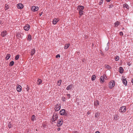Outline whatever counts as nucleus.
Here are the masks:
<instances>
[{
	"label": "nucleus",
	"mask_w": 133,
	"mask_h": 133,
	"mask_svg": "<svg viewBox=\"0 0 133 133\" xmlns=\"http://www.w3.org/2000/svg\"><path fill=\"white\" fill-rule=\"evenodd\" d=\"M126 107L125 106H123L120 107L119 111L121 113L124 112L126 111Z\"/></svg>",
	"instance_id": "obj_1"
},
{
	"label": "nucleus",
	"mask_w": 133,
	"mask_h": 133,
	"mask_svg": "<svg viewBox=\"0 0 133 133\" xmlns=\"http://www.w3.org/2000/svg\"><path fill=\"white\" fill-rule=\"evenodd\" d=\"M115 82L113 81H111L110 82L109 84V87L110 89H112L114 86Z\"/></svg>",
	"instance_id": "obj_2"
},
{
	"label": "nucleus",
	"mask_w": 133,
	"mask_h": 133,
	"mask_svg": "<svg viewBox=\"0 0 133 133\" xmlns=\"http://www.w3.org/2000/svg\"><path fill=\"white\" fill-rule=\"evenodd\" d=\"M122 80L123 84L125 86H127V82L126 79L125 78V77L124 76H122Z\"/></svg>",
	"instance_id": "obj_3"
},
{
	"label": "nucleus",
	"mask_w": 133,
	"mask_h": 133,
	"mask_svg": "<svg viewBox=\"0 0 133 133\" xmlns=\"http://www.w3.org/2000/svg\"><path fill=\"white\" fill-rule=\"evenodd\" d=\"M61 108V105L60 104H57L56 105L55 109L56 111H58L60 110Z\"/></svg>",
	"instance_id": "obj_4"
},
{
	"label": "nucleus",
	"mask_w": 133,
	"mask_h": 133,
	"mask_svg": "<svg viewBox=\"0 0 133 133\" xmlns=\"http://www.w3.org/2000/svg\"><path fill=\"white\" fill-rule=\"evenodd\" d=\"M63 123L62 119L61 118L58 120L57 123V125L58 127H60L62 125Z\"/></svg>",
	"instance_id": "obj_5"
},
{
	"label": "nucleus",
	"mask_w": 133,
	"mask_h": 133,
	"mask_svg": "<svg viewBox=\"0 0 133 133\" xmlns=\"http://www.w3.org/2000/svg\"><path fill=\"white\" fill-rule=\"evenodd\" d=\"M31 10L33 12L36 11L38 9V6H33L31 7Z\"/></svg>",
	"instance_id": "obj_6"
},
{
	"label": "nucleus",
	"mask_w": 133,
	"mask_h": 133,
	"mask_svg": "<svg viewBox=\"0 0 133 133\" xmlns=\"http://www.w3.org/2000/svg\"><path fill=\"white\" fill-rule=\"evenodd\" d=\"M105 76H106V75H104L101 76L100 79V81L101 83H103L104 82V79L105 78Z\"/></svg>",
	"instance_id": "obj_7"
},
{
	"label": "nucleus",
	"mask_w": 133,
	"mask_h": 133,
	"mask_svg": "<svg viewBox=\"0 0 133 133\" xmlns=\"http://www.w3.org/2000/svg\"><path fill=\"white\" fill-rule=\"evenodd\" d=\"M30 26L29 25L26 24L24 27V29L25 30L28 31L30 29Z\"/></svg>",
	"instance_id": "obj_8"
},
{
	"label": "nucleus",
	"mask_w": 133,
	"mask_h": 133,
	"mask_svg": "<svg viewBox=\"0 0 133 133\" xmlns=\"http://www.w3.org/2000/svg\"><path fill=\"white\" fill-rule=\"evenodd\" d=\"M22 87L21 86L17 84V90L18 92H20L22 90Z\"/></svg>",
	"instance_id": "obj_9"
},
{
	"label": "nucleus",
	"mask_w": 133,
	"mask_h": 133,
	"mask_svg": "<svg viewBox=\"0 0 133 133\" xmlns=\"http://www.w3.org/2000/svg\"><path fill=\"white\" fill-rule=\"evenodd\" d=\"M58 118V115L54 113L52 119L53 121H55Z\"/></svg>",
	"instance_id": "obj_10"
},
{
	"label": "nucleus",
	"mask_w": 133,
	"mask_h": 133,
	"mask_svg": "<svg viewBox=\"0 0 133 133\" xmlns=\"http://www.w3.org/2000/svg\"><path fill=\"white\" fill-rule=\"evenodd\" d=\"M59 20V19L58 18H55L53 19L52 21V23L54 24L55 25L57 23Z\"/></svg>",
	"instance_id": "obj_11"
},
{
	"label": "nucleus",
	"mask_w": 133,
	"mask_h": 133,
	"mask_svg": "<svg viewBox=\"0 0 133 133\" xmlns=\"http://www.w3.org/2000/svg\"><path fill=\"white\" fill-rule=\"evenodd\" d=\"M7 32L6 31H3L1 34V35L3 37H4L7 34Z\"/></svg>",
	"instance_id": "obj_12"
},
{
	"label": "nucleus",
	"mask_w": 133,
	"mask_h": 133,
	"mask_svg": "<svg viewBox=\"0 0 133 133\" xmlns=\"http://www.w3.org/2000/svg\"><path fill=\"white\" fill-rule=\"evenodd\" d=\"M65 110L64 109H61L59 111V113L61 115H64L65 114Z\"/></svg>",
	"instance_id": "obj_13"
},
{
	"label": "nucleus",
	"mask_w": 133,
	"mask_h": 133,
	"mask_svg": "<svg viewBox=\"0 0 133 133\" xmlns=\"http://www.w3.org/2000/svg\"><path fill=\"white\" fill-rule=\"evenodd\" d=\"M17 6L18 9H22L23 7V5L21 3H19L17 5Z\"/></svg>",
	"instance_id": "obj_14"
},
{
	"label": "nucleus",
	"mask_w": 133,
	"mask_h": 133,
	"mask_svg": "<svg viewBox=\"0 0 133 133\" xmlns=\"http://www.w3.org/2000/svg\"><path fill=\"white\" fill-rule=\"evenodd\" d=\"M99 104L98 101L96 100L94 102V105H95V108H97L98 105Z\"/></svg>",
	"instance_id": "obj_15"
},
{
	"label": "nucleus",
	"mask_w": 133,
	"mask_h": 133,
	"mask_svg": "<svg viewBox=\"0 0 133 133\" xmlns=\"http://www.w3.org/2000/svg\"><path fill=\"white\" fill-rule=\"evenodd\" d=\"M84 8V6H83L79 5L78 6L77 9L79 10H83Z\"/></svg>",
	"instance_id": "obj_16"
},
{
	"label": "nucleus",
	"mask_w": 133,
	"mask_h": 133,
	"mask_svg": "<svg viewBox=\"0 0 133 133\" xmlns=\"http://www.w3.org/2000/svg\"><path fill=\"white\" fill-rule=\"evenodd\" d=\"M36 50L35 49H32L30 52V55L31 56H33V55L35 53Z\"/></svg>",
	"instance_id": "obj_17"
},
{
	"label": "nucleus",
	"mask_w": 133,
	"mask_h": 133,
	"mask_svg": "<svg viewBox=\"0 0 133 133\" xmlns=\"http://www.w3.org/2000/svg\"><path fill=\"white\" fill-rule=\"evenodd\" d=\"M31 39L32 37L31 35L30 34H29L27 38V41H30L31 40Z\"/></svg>",
	"instance_id": "obj_18"
},
{
	"label": "nucleus",
	"mask_w": 133,
	"mask_h": 133,
	"mask_svg": "<svg viewBox=\"0 0 133 133\" xmlns=\"http://www.w3.org/2000/svg\"><path fill=\"white\" fill-rule=\"evenodd\" d=\"M73 85L71 84L68 86L66 88L67 90H69L71 89L72 88Z\"/></svg>",
	"instance_id": "obj_19"
},
{
	"label": "nucleus",
	"mask_w": 133,
	"mask_h": 133,
	"mask_svg": "<svg viewBox=\"0 0 133 133\" xmlns=\"http://www.w3.org/2000/svg\"><path fill=\"white\" fill-rule=\"evenodd\" d=\"M124 71V69L122 67H119V73L121 74H122L123 73Z\"/></svg>",
	"instance_id": "obj_20"
},
{
	"label": "nucleus",
	"mask_w": 133,
	"mask_h": 133,
	"mask_svg": "<svg viewBox=\"0 0 133 133\" xmlns=\"http://www.w3.org/2000/svg\"><path fill=\"white\" fill-rule=\"evenodd\" d=\"M37 81V84L38 85L42 83V80L40 79H38Z\"/></svg>",
	"instance_id": "obj_21"
},
{
	"label": "nucleus",
	"mask_w": 133,
	"mask_h": 133,
	"mask_svg": "<svg viewBox=\"0 0 133 133\" xmlns=\"http://www.w3.org/2000/svg\"><path fill=\"white\" fill-rule=\"evenodd\" d=\"M120 23L118 21H117L115 22L114 23V26L117 27L119 25Z\"/></svg>",
	"instance_id": "obj_22"
},
{
	"label": "nucleus",
	"mask_w": 133,
	"mask_h": 133,
	"mask_svg": "<svg viewBox=\"0 0 133 133\" xmlns=\"http://www.w3.org/2000/svg\"><path fill=\"white\" fill-rule=\"evenodd\" d=\"M84 11H83V10H79V15L80 16H81L83 14Z\"/></svg>",
	"instance_id": "obj_23"
},
{
	"label": "nucleus",
	"mask_w": 133,
	"mask_h": 133,
	"mask_svg": "<svg viewBox=\"0 0 133 133\" xmlns=\"http://www.w3.org/2000/svg\"><path fill=\"white\" fill-rule=\"evenodd\" d=\"M70 45L69 44H66L64 46V48L65 49H66L68 48Z\"/></svg>",
	"instance_id": "obj_24"
},
{
	"label": "nucleus",
	"mask_w": 133,
	"mask_h": 133,
	"mask_svg": "<svg viewBox=\"0 0 133 133\" xmlns=\"http://www.w3.org/2000/svg\"><path fill=\"white\" fill-rule=\"evenodd\" d=\"M10 54H7L6 55L5 58L6 60H8L10 58Z\"/></svg>",
	"instance_id": "obj_25"
},
{
	"label": "nucleus",
	"mask_w": 133,
	"mask_h": 133,
	"mask_svg": "<svg viewBox=\"0 0 133 133\" xmlns=\"http://www.w3.org/2000/svg\"><path fill=\"white\" fill-rule=\"evenodd\" d=\"M105 68L108 69H111V67L108 65H105Z\"/></svg>",
	"instance_id": "obj_26"
},
{
	"label": "nucleus",
	"mask_w": 133,
	"mask_h": 133,
	"mask_svg": "<svg viewBox=\"0 0 133 133\" xmlns=\"http://www.w3.org/2000/svg\"><path fill=\"white\" fill-rule=\"evenodd\" d=\"M123 7L124 8H125L127 9H129V6L127 4H124L123 5Z\"/></svg>",
	"instance_id": "obj_27"
},
{
	"label": "nucleus",
	"mask_w": 133,
	"mask_h": 133,
	"mask_svg": "<svg viewBox=\"0 0 133 133\" xmlns=\"http://www.w3.org/2000/svg\"><path fill=\"white\" fill-rule=\"evenodd\" d=\"M62 80L61 79H60L57 82V84L58 86H60L61 82Z\"/></svg>",
	"instance_id": "obj_28"
},
{
	"label": "nucleus",
	"mask_w": 133,
	"mask_h": 133,
	"mask_svg": "<svg viewBox=\"0 0 133 133\" xmlns=\"http://www.w3.org/2000/svg\"><path fill=\"white\" fill-rule=\"evenodd\" d=\"M14 61H11L9 64V66H13L14 64Z\"/></svg>",
	"instance_id": "obj_29"
},
{
	"label": "nucleus",
	"mask_w": 133,
	"mask_h": 133,
	"mask_svg": "<svg viewBox=\"0 0 133 133\" xmlns=\"http://www.w3.org/2000/svg\"><path fill=\"white\" fill-rule=\"evenodd\" d=\"M62 101L63 102H65L66 101V98L65 97L63 96L61 98Z\"/></svg>",
	"instance_id": "obj_30"
},
{
	"label": "nucleus",
	"mask_w": 133,
	"mask_h": 133,
	"mask_svg": "<svg viewBox=\"0 0 133 133\" xmlns=\"http://www.w3.org/2000/svg\"><path fill=\"white\" fill-rule=\"evenodd\" d=\"M96 78V76L95 75H93L91 77V80L92 81L95 80Z\"/></svg>",
	"instance_id": "obj_31"
},
{
	"label": "nucleus",
	"mask_w": 133,
	"mask_h": 133,
	"mask_svg": "<svg viewBox=\"0 0 133 133\" xmlns=\"http://www.w3.org/2000/svg\"><path fill=\"white\" fill-rule=\"evenodd\" d=\"M100 113H97L95 114V117L97 118L99 116Z\"/></svg>",
	"instance_id": "obj_32"
},
{
	"label": "nucleus",
	"mask_w": 133,
	"mask_h": 133,
	"mask_svg": "<svg viewBox=\"0 0 133 133\" xmlns=\"http://www.w3.org/2000/svg\"><path fill=\"white\" fill-rule=\"evenodd\" d=\"M119 57L117 56H116L115 57V60L116 61H118L119 60Z\"/></svg>",
	"instance_id": "obj_33"
},
{
	"label": "nucleus",
	"mask_w": 133,
	"mask_h": 133,
	"mask_svg": "<svg viewBox=\"0 0 133 133\" xmlns=\"http://www.w3.org/2000/svg\"><path fill=\"white\" fill-rule=\"evenodd\" d=\"M8 127L9 128H10L12 127V125H11L10 122H9V123Z\"/></svg>",
	"instance_id": "obj_34"
},
{
	"label": "nucleus",
	"mask_w": 133,
	"mask_h": 133,
	"mask_svg": "<svg viewBox=\"0 0 133 133\" xmlns=\"http://www.w3.org/2000/svg\"><path fill=\"white\" fill-rule=\"evenodd\" d=\"M9 8V6H8V5H7V4H5V10H6L8 9Z\"/></svg>",
	"instance_id": "obj_35"
},
{
	"label": "nucleus",
	"mask_w": 133,
	"mask_h": 133,
	"mask_svg": "<svg viewBox=\"0 0 133 133\" xmlns=\"http://www.w3.org/2000/svg\"><path fill=\"white\" fill-rule=\"evenodd\" d=\"M19 55H17L16 57H15V59L16 60H17V59H18L19 58Z\"/></svg>",
	"instance_id": "obj_36"
},
{
	"label": "nucleus",
	"mask_w": 133,
	"mask_h": 133,
	"mask_svg": "<svg viewBox=\"0 0 133 133\" xmlns=\"http://www.w3.org/2000/svg\"><path fill=\"white\" fill-rule=\"evenodd\" d=\"M35 117V116L34 115H32L31 118V120L32 121H34V118Z\"/></svg>",
	"instance_id": "obj_37"
},
{
	"label": "nucleus",
	"mask_w": 133,
	"mask_h": 133,
	"mask_svg": "<svg viewBox=\"0 0 133 133\" xmlns=\"http://www.w3.org/2000/svg\"><path fill=\"white\" fill-rule=\"evenodd\" d=\"M103 0H101L100 2L99 3V5H101L103 3Z\"/></svg>",
	"instance_id": "obj_38"
},
{
	"label": "nucleus",
	"mask_w": 133,
	"mask_h": 133,
	"mask_svg": "<svg viewBox=\"0 0 133 133\" xmlns=\"http://www.w3.org/2000/svg\"><path fill=\"white\" fill-rule=\"evenodd\" d=\"M66 95L67 96L68 99H69L70 98L71 95L70 94H67Z\"/></svg>",
	"instance_id": "obj_39"
},
{
	"label": "nucleus",
	"mask_w": 133,
	"mask_h": 133,
	"mask_svg": "<svg viewBox=\"0 0 133 133\" xmlns=\"http://www.w3.org/2000/svg\"><path fill=\"white\" fill-rule=\"evenodd\" d=\"M65 114L64 115L66 116H68V112H65Z\"/></svg>",
	"instance_id": "obj_40"
},
{
	"label": "nucleus",
	"mask_w": 133,
	"mask_h": 133,
	"mask_svg": "<svg viewBox=\"0 0 133 133\" xmlns=\"http://www.w3.org/2000/svg\"><path fill=\"white\" fill-rule=\"evenodd\" d=\"M29 89V87L27 85V87L26 88V90H27V91L28 92Z\"/></svg>",
	"instance_id": "obj_41"
},
{
	"label": "nucleus",
	"mask_w": 133,
	"mask_h": 133,
	"mask_svg": "<svg viewBox=\"0 0 133 133\" xmlns=\"http://www.w3.org/2000/svg\"><path fill=\"white\" fill-rule=\"evenodd\" d=\"M119 34L121 36H122L123 35V32L122 31L120 32L119 33Z\"/></svg>",
	"instance_id": "obj_42"
},
{
	"label": "nucleus",
	"mask_w": 133,
	"mask_h": 133,
	"mask_svg": "<svg viewBox=\"0 0 133 133\" xmlns=\"http://www.w3.org/2000/svg\"><path fill=\"white\" fill-rule=\"evenodd\" d=\"M60 55L59 54H58L57 55H56V57L57 58H58V57H60Z\"/></svg>",
	"instance_id": "obj_43"
},
{
	"label": "nucleus",
	"mask_w": 133,
	"mask_h": 133,
	"mask_svg": "<svg viewBox=\"0 0 133 133\" xmlns=\"http://www.w3.org/2000/svg\"><path fill=\"white\" fill-rule=\"evenodd\" d=\"M72 133H78V132L76 131H73Z\"/></svg>",
	"instance_id": "obj_44"
},
{
	"label": "nucleus",
	"mask_w": 133,
	"mask_h": 133,
	"mask_svg": "<svg viewBox=\"0 0 133 133\" xmlns=\"http://www.w3.org/2000/svg\"><path fill=\"white\" fill-rule=\"evenodd\" d=\"M127 64L129 66H130L131 65V63L130 62H128L127 63Z\"/></svg>",
	"instance_id": "obj_45"
},
{
	"label": "nucleus",
	"mask_w": 133,
	"mask_h": 133,
	"mask_svg": "<svg viewBox=\"0 0 133 133\" xmlns=\"http://www.w3.org/2000/svg\"><path fill=\"white\" fill-rule=\"evenodd\" d=\"M85 59H83L82 60V62L85 63Z\"/></svg>",
	"instance_id": "obj_46"
},
{
	"label": "nucleus",
	"mask_w": 133,
	"mask_h": 133,
	"mask_svg": "<svg viewBox=\"0 0 133 133\" xmlns=\"http://www.w3.org/2000/svg\"><path fill=\"white\" fill-rule=\"evenodd\" d=\"M90 114V113L89 111H88L87 112V115H89Z\"/></svg>",
	"instance_id": "obj_47"
},
{
	"label": "nucleus",
	"mask_w": 133,
	"mask_h": 133,
	"mask_svg": "<svg viewBox=\"0 0 133 133\" xmlns=\"http://www.w3.org/2000/svg\"><path fill=\"white\" fill-rule=\"evenodd\" d=\"M42 14V12H41L39 14V16H41Z\"/></svg>",
	"instance_id": "obj_48"
},
{
	"label": "nucleus",
	"mask_w": 133,
	"mask_h": 133,
	"mask_svg": "<svg viewBox=\"0 0 133 133\" xmlns=\"http://www.w3.org/2000/svg\"><path fill=\"white\" fill-rule=\"evenodd\" d=\"M60 130V128H57V130L59 131Z\"/></svg>",
	"instance_id": "obj_49"
},
{
	"label": "nucleus",
	"mask_w": 133,
	"mask_h": 133,
	"mask_svg": "<svg viewBox=\"0 0 133 133\" xmlns=\"http://www.w3.org/2000/svg\"><path fill=\"white\" fill-rule=\"evenodd\" d=\"M131 82L132 83H133V78L132 79Z\"/></svg>",
	"instance_id": "obj_50"
},
{
	"label": "nucleus",
	"mask_w": 133,
	"mask_h": 133,
	"mask_svg": "<svg viewBox=\"0 0 133 133\" xmlns=\"http://www.w3.org/2000/svg\"><path fill=\"white\" fill-rule=\"evenodd\" d=\"M107 2H110V0H106Z\"/></svg>",
	"instance_id": "obj_51"
},
{
	"label": "nucleus",
	"mask_w": 133,
	"mask_h": 133,
	"mask_svg": "<svg viewBox=\"0 0 133 133\" xmlns=\"http://www.w3.org/2000/svg\"><path fill=\"white\" fill-rule=\"evenodd\" d=\"M95 133H100V132L98 131H97L95 132Z\"/></svg>",
	"instance_id": "obj_52"
},
{
	"label": "nucleus",
	"mask_w": 133,
	"mask_h": 133,
	"mask_svg": "<svg viewBox=\"0 0 133 133\" xmlns=\"http://www.w3.org/2000/svg\"><path fill=\"white\" fill-rule=\"evenodd\" d=\"M1 21H0V24H1Z\"/></svg>",
	"instance_id": "obj_53"
},
{
	"label": "nucleus",
	"mask_w": 133,
	"mask_h": 133,
	"mask_svg": "<svg viewBox=\"0 0 133 133\" xmlns=\"http://www.w3.org/2000/svg\"><path fill=\"white\" fill-rule=\"evenodd\" d=\"M105 79L106 78H107L106 76H105Z\"/></svg>",
	"instance_id": "obj_54"
}]
</instances>
